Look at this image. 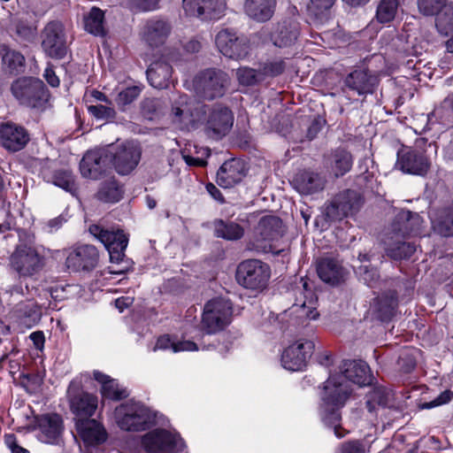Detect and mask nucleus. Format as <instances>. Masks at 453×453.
Returning <instances> with one entry per match:
<instances>
[{
    "instance_id": "nucleus-1",
    "label": "nucleus",
    "mask_w": 453,
    "mask_h": 453,
    "mask_svg": "<svg viewBox=\"0 0 453 453\" xmlns=\"http://www.w3.org/2000/svg\"><path fill=\"white\" fill-rule=\"evenodd\" d=\"M171 117L181 130L202 127L204 134L213 140L226 136L234 121L232 110L226 104H207L187 94H177L173 97Z\"/></svg>"
},
{
    "instance_id": "nucleus-2",
    "label": "nucleus",
    "mask_w": 453,
    "mask_h": 453,
    "mask_svg": "<svg viewBox=\"0 0 453 453\" xmlns=\"http://www.w3.org/2000/svg\"><path fill=\"white\" fill-rule=\"evenodd\" d=\"M352 392L350 384L342 375L330 376L324 384L319 415L324 424L334 429L336 437L342 438L346 431L341 426V409Z\"/></svg>"
},
{
    "instance_id": "nucleus-3",
    "label": "nucleus",
    "mask_w": 453,
    "mask_h": 453,
    "mask_svg": "<svg viewBox=\"0 0 453 453\" xmlns=\"http://www.w3.org/2000/svg\"><path fill=\"white\" fill-rule=\"evenodd\" d=\"M230 83L231 79L226 72L217 68H207L195 76L193 88L199 98L211 101L223 97Z\"/></svg>"
},
{
    "instance_id": "nucleus-4",
    "label": "nucleus",
    "mask_w": 453,
    "mask_h": 453,
    "mask_svg": "<svg viewBox=\"0 0 453 453\" xmlns=\"http://www.w3.org/2000/svg\"><path fill=\"white\" fill-rule=\"evenodd\" d=\"M119 426L126 431H145L155 424L156 415L141 403L127 402L116 410Z\"/></svg>"
},
{
    "instance_id": "nucleus-5",
    "label": "nucleus",
    "mask_w": 453,
    "mask_h": 453,
    "mask_svg": "<svg viewBox=\"0 0 453 453\" xmlns=\"http://www.w3.org/2000/svg\"><path fill=\"white\" fill-rule=\"evenodd\" d=\"M11 90L20 104L29 108H42L49 99L44 83L33 77L17 79L12 82Z\"/></svg>"
},
{
    "instance_id": "nucleus-6",
    "label": "nucleus",
    "mask_w": 453,
    "mask_h": 453,
    "mask_svg": "<svg viewBox=\"0 0 453 453\" xmlns=\"http://www.w3.org/2000/svg\"><path fill=\"white\" fill-rule=\"evenodd\" d=\"M141 443L147 453H174L184 448L182 439L164 428H155L142 436Z\"/></svg>"
},
{
    "instance_id": "nucleus-7",
    "label": "nucleus",
    "mask_w": 453,
    "mask_h": 453,
    "mask_svg": "<svg viewBox=\"0 0 453 453\" xmlns=\"http://www.w3.org/2000/svg\"><path fill=\"white\" fill-rule=\"evenodd\" d=\"M237 282L249 289L264 288L270 278L269 266L257 259L242 261L236 270Z\"/></svg>"
},
{
    "instance_id": "nucleus-8",
    "label": "nucleus",
    "mask_w": 453,
    "mask_h": 453,
    "mask_svg": "<svg viewBox=\"0 0 453 453\" xmlns=\"http://www.w3.org/2000/svg\"><path fill=\"white\" fill-rule=\"evenodd\" d=\"M232 304L228 300L217 298L209 301L202 319L203 329L207 334H215L223 330L231 321Z\"/></svg>"
},
{
    "instance_id": "nucleus-9",
    "label": "nucleus",
    "mask_w": 453,
    "mask_h": 453,
    "mask_svg": "<svg viewBox=\"0 0 453 453\" xmlns=\"http://www.w3.org/2000/svg\"><path fill=\"white\" fill-rule=\"evenodd\" d=\"M11 265L19 276L30 277L42 270L45 258L36 249L20 245L11 256Z\"/></svg>"
},
{
    "instance_id": "nucleus-10",
    "label": "nucleus",
    "mask_w": 453,
    "mask_h": 453,
    "mask_svg": "<svg viewBox=\"0 0 453 453\" xmlns=\"http://www.w3.org/2000/svg\"><path fill=\"white\" fill-rule=\"evenodd\" d=\"M70 410L74 415V420H88L97 408V397L83 391L79 383L72 381L67 389Z\"/></svg>"
},
{
    "instance_id": "nucleus-11",
    "label": "nucleus",
    "mask_w": 453,
    "mask_h": 453,
    "mask_svg": "<svg viewBox=\"0 0 453 453\" xmlns=\"http://www.w3.org/2000/svg\"><path fill=\"white\" fill-rule=\"evenodd\" d=\"M361 204L359 193L346 189L336 195L330 203L326 206L325 217L328 221L341 220L357 212Z\"/></svg>"
},
{
    "instance_id": "nucleus-12",
    "label": "nucleus",
    "mask_w": 453,
    "mask_h": 453,
    "mask_svg": "<svg viewBox=\"0 0 453 453\" xmlns=\"http://www.w3.org/2000/svg\"><path fill=\"white\" fill-rule=\"evenodd\" d=\"M88 230L107 249L111 262L119 263L123 260L128 238L122 230H108L99 225H91Z\"/></svg>"
},
{
    "instance_id": "nucleus-13",
    "label": "nucleus",
    "mask_w": 453,
    "mask_h": 453,
    "mask_svg": "<svg viewBox=\"0 0 453 453\" xmlns=\"http://www.w3.org/2000/svg\"><path fill=\"white\" fill-rule=\"evenodd\" d=\"M111 155V163L116 172L125 175L131 173L138 165L142 150L139 144L134 142H127L116 148L108 150Z\"/></svg>"
},
{
    "instance_id": "nucleus-14",
    "label": "nucleus",
    "mask_w": 453,
    "mask_h": 453,
    "mask_svg": "<svg viewBox=\"0 0 453 453\" xmlns=\"http://www.w3.org/2000/svg\"><path fill=\"white\" fill-rule=\"evenodd\" d=\"M99 261V252L90 244L74 247L65 259L66 266L73 272H90L96 268Z\"/></svg>"
},
{
    "instance_id": "nucleus-15",
    "label": "nucleus",
    "mask_w": 453,
    "mask_h": 453,
    "mask_svg": "<svg viewBox=\"0 0 453 453\" xmlns=\"http://www.w3.org/2000/svg\"><path fill=\"white\" fill-rule=\"evenodd\" d=\"M314 349L311 341H297L284 349L281 363L285 369L300 371L306 366Z\"/></svg>"
},
{
    "instance_id": "nucleus-16",
    "label": "nucleus",
    "mask_w": 453,
    "mask_h": 453,
    "mask_svg": "<svg viewBox=\"0 0 453 453\" xmlns=\"http://www.w3.org/2000/svg\"><path fill=\"white\" fill-rule=\"evenodd\" d=\"M30 141L28 131L12 121L0 123V144L9 152L23 150Z\"/></svg>"
},
{
    "instance_id": "nucleus-17",
    "label": "nucleus",
    "mask_w": 453,
    "mask_h": 453,
    "mask_svg": "<svg viewBox=\"0 0 453 453\" xmlns=\"http://www.w3.org/2000/svg\"><path fill=\"white\" fill-rule=\"evenodd\" d=\"M42 47L50 58H63L67 53V46L59 22H50L42 31Z\"/></svg>"
},
{
    "instance_id": "nucleus-18",
    "label": "nucleus",
    "mask_w": 453,
    "mask_h": 453,
    "mask_svg": "<svg viewBox=\"0 0 453 453\" xmlns=\"http://www.w3.org/2000/svg\"><path fill=\"white\" fill-rule=\"evenodd\" d=\"M215 43L219 50L229 58L242 59L249 53V45L244 38H240L229 29L218 33Z\"/></svg>"
},
{
    "instance_id": "nucleus-19",
    "label": "nucleus",
    "mask_w": 453,
    "mask_h": 453,
    "mask_svg": "<svg viewBox=\"0 0 453 453\" xmlns=\"http://www.w3.org/2000/svg\"><path fill=\"white\" fill-rule=\"evenodd\" d=\"M111 155L108 150L88 151L80 163V171L83 177L99 179L109 168Z\"/></svg>"
},
{
    "instance_id": "nucleus-20",
    "label": "nucleus",
    "mask_w": 453,
    "mask_h": 453,
    "mask_svg": "<svg viewBox=\"0 0 453 453\" xmlns=\"http://www.w3.org/2000/svg\"><path fill=\"white\" fill-rule=\"evenodd\" d=\"M38 438L45 443L58 444L64 430L63 419L56 413L44 414L35 418Z\"/></svg>"
},
{
    "instance_id": "nucleus-21",
    "label": "nucleus",
    "mask_w": 453,
    "mask_h": 453,
    "mask_svg": "<svg viewBox=\"0 0 453 453\" xmlns=\"http://www.w3.org/2000/svg\"><path fill=\"white\" fill-rule=\"evenodd\" d=\"M429 162L423 152L416 150H400L395 167L405 173L424 175L429 169Z\"/></svg>"
},
{
    "instance_id": "nucleus-22",
    "label": "nucleus",
    "mask_w": 453,
    "mask_h": 453,
    "mask_svg": "<svg viewBox=\"0 0 453 453\" xmlns=\"http://www.w3.org/2000/svg\"><path fill=\"white\" fill-rule=\"evenodd\" d=\"M343 83L358 96H365L373 93L378 85V78L366 69H356L344 78Z\"/></svg>"
},
{
    "instance_id": "nucleus-23",
    "label": "nucleus",
    "mask_w": 453,
    "mask_h": 453,
    "mask_svg": "<svg viewBox=\"0 0 453 453\" xmlns=\"http://www.w3.org/2000/svg\"><path fill=\"white\" fill-rule=\"evenodd\" d=\"M317 273L324 282L336 286L344 281L348 272L337 258L325 257L317 261Z\"/></svg>"
},
{
    "instance_id": "nucleus-24",
    "label": "nucleus",
    "mask_w": 453,
    "mask_h": 453,
    "mask_svg": "<svg viewBox=\"0 0 453 453\" xmlns=\"http://www.w3.org/2000/svg\"><path fill=\"white\" fill-rule=\"evenodd\" d=\"M246 175L243 161L232 158L226 161L217 173V183L224 188H229L240 183Z\"/></svg>"
},
{
    "instance_id": "nucleus-25",
    "label": "nucleus",
    "mask_w": 453,
    "mask_h": 453,
    "mask_svg": "<svg viewBox=\"0 0 453 453\" xmlns=\"http://www.w3.org/2000/svg\"><path fill=\"white\" fill-rule=\"evenodd\" d=\"M423 220L417 212L403 211L392 223V231L396 236L418 235L421 233Z\"/></svg>"
},
{
    "instance_id": "nucleus-26",
    "label": "nucleus",
    "mask_w": 453,
    "mask_h": 453,
    "mask_svg": "<svg viewBox=\"0 0 453 453\" xmlns=\"http://www.w3.org/2000/svg\"><path fill=\"white\" fill-rule=\"evenodd\" d=\"M343 380L352 382L360 387L369 385L372 381V374L367 364L364 361L346 360L342 365Z\"/></svg>"
},
{
    "instance_id": "nucleus-27",
    "label": "nucleus",
    "mask_w": 453,
    "mask_h": 453,
    "mask_svg": "<svg viewBox=\"0 0 453 453\" xmlns=\"http://www.w3.org/2000/svg\"><path fill=\"white\" fill-rule=\"evenodd\" d=\"M326 180L319 173L311 171H303L292 180L294 188L302 195H312L324 189Z\"/></svg>"
},
{
    "instance_id": "nucleus-28",
    "label": "nucleus",
    "mask_w": 453,
    "mask_h": 453,
    "mask_svg": "<svg viewBox=\"0 0 453 453\" xmlns=\"http://www.w3.org/2000/svg\"><path fill=\"white\" fill-rule=\"evenodd\" d=\"M75 427L85 444L98 445L107 439L104 427L94 418L76 421Z\"/></svg>"
},
{
    "instance_id": "nucleus-29",
    "label": "nucleus",
    "mask_w": 453,
    "mask_h": 453,
    "mask_svg": "<svg viewBox=\"0 0 453 453\" xmlns=\"http://www.w3.org/2000/svg\"><path fill=\"white\" fill-rule=\"evenodd\" d=\"M299 35L298 25L292 19L279 22L272 32L271 39L276 47H289L295 43Z\"/></svg>"
},
{
    "instance_id": "nucleus-30",
    "label": "nucleus",
    "mask_w": 453,
    "mask_h": 453,
    "mask_svg": "<svg viewBox=\"0 0 453 453\" xmlns=\"http://www.w3.org/2000/svg\"><path fill=\"white\" fill-rule=\"evenodd\" d=\"M171 32V26L162 19L149 20L143 28V38L152 47L163 44Z\"/></svg>"
},
{
    "instance_id": "nucleus-31",
    "label": "nucleus",
    "mask_w": 453,
    "mask_h": 453,
    "mask_svg": "<svg viewBox=\"0 0 453 453\" xmlns=\"http://www.w3.org/2000/svg\"><path fill=\"white\" fill-rule=\"evenodd\" d=\"M171 75L172 66L164 60L154 61L147 70L150 84L158 89L168 87Z\"/></svg>"
},
{
    "instance_id": "nucleus-32",
    "label": "nucleus",
    "mask_w": 453,
    "mask_h": 453,
    "mask_svg": "<svg viewBox=\"0 0 453 453\" xmlns=\"http://www.w3.org/2000/svg\"><path fill=\"white\" fill-rule=\"evenodd\" d=\"M275 4V0H246L244 11L250 18L265 22L273 17Z\"/></svg>"
},
{
    "instance_id": "nucleus-33",
    "label": "nucleus",
    "mask_w": 453,
    "mask_h": 453,
    "mask_svg": "<svg viewBox=\"0 0 453 453\" xmlns=\"http://www.w3.org/2000/svg\"><path fill=\"white\" fill-rule=\"evenodd\" d=\"M93 377L102 384L101 393L104 397L113 401H119L129 395L127 388L121 387L116 380L111 379L108 375L95 371Z\"/></svg>"
},
{
    "instance_id": "nucleus-34",
    "label": "nucleus",
    "mask_w": 453,
    "mask_h": 453,
    "mask_svg": "<svg viewBox=\"0 0 453 453\" xmlns=\"http://www.w3.org/2000/svg\"><path fill=\"white\" fill-rule=\"evenodd\" d=\"M328 165L332 173L336 178L342 177L351 170L353 156L347 150L338 148L332 151Z\"/></svg>"
},
{
    "instance_id": "nucleus-35",
    "label": "nucleus",
    "mask_w": 453,
    "mask_h": 453,
    "mask_svg": "<svg viewBox=\"0 0 453 453\" xmlns=\"http://www.w3.org/2000/svg\"><path fill=\"white\" fill-rule=\"evenodd\" d=\"M284 226L280 219L274 216L264 217L259 220L257 233L263 241L278 240L284 234Z\"/></svg>"
},
{
    "instance_id": "nucleus-36",
    "label": "nucleus",
    "mask_w": 453,
    "mask_h": 453,
    "mask_svg": "<svg viewBox=\"0 0 453 453\" xmlns=\"http://www.w3.org/2000/svg\"><path fill=\"white\" fill-rule=\"evenodd\" d=\"M398 305L397 296L395 292L377 297L372 304L373 312L381 321L390 320L395 313Z\"/></svg>"
},
{
    "instance_id": "nucleus-37",
    "label": "nucleus",
    "mask_w": 453,
    "mask_h": 453,
    "mask_svg": "<svg viewBox=\"0 0 453 453\" xmlns=\"http://www.w3.org/2000/svg\"><path fill=\"white\" fill-rule=\"evenodd\" d=\"M213 230L216 237L227 241L240 240L244 234L243 227L231 220L215 219Z\"/></svg>"
},
{
    "instance_id": "nucleus-38",
    "label": "nucleus",
    "mask_w": 453,
    "mask_h": 453,
    "mask_svg": "<svg viewBox=\"0 0 453 453\" xmlns=\"http://www.w3.org/2000/svg\"><path fill=\"white\" fill-rule=\"evenodd\" d=\"M123 193V188L118 181L114 179H110L101 184L96 196L104 203H117L122 198Z\"/></svg>"
},
{
    "instance_id": "nucleus-39",
    "label": "nucleus",
    "mask_w": 453,
    "mask_h": 453,
    "mask_svg": "<svg viewBox=\"0 0 453 453\" xmlns=\"http://www.w3.org/2000/svg\"><path fill=\"white\" fill-rule=\"evenodd\" d=\"M287 67V64L284 58H269L259 64L258 69L262 81H265L268 79H273L281 75Z\"/></svg>"
},
{
    "instance_id": "nucleus-40",
    "label": "nucleus",
    "mask_w": 453,
    "mask_h": 453,
    "mask_svg": "<svg viewBox=\"0 0 453 453\" xmlns=\"http://www.w3.org/2000/svg\"><path fill=\"white\" fill-rule=\"evenodd\" d=\"M42 174L45 179H48V181H51L54 185L68 192L73 193L76 190L74 176L69 170H58L51 175H48L43 172Z\"/></svg>"
},
{
    "instance_id": "nucleus-41",
    "label": "nucleus",
    "mask_w": 453,
    "mask_h": 453,
    "mask_svg": "<svg viewBox=\"0 0 453 453\" xmlns=\"http://www.w3.org/2000/svg\"><path fill=\"white\" fill-rule=\"evenodd\" d=\"M289 316L293 317V324H304L310 320H314L319 316V311L312 307L303 304H294L288 311Z\"/></svg>"
},
{
    "instance_id": "nucleus-42",
    "label": "nucleus",
    "mask_w": 453,
    "mask_h": 453,
    "mask_svg": "<svg viewBox=\"0 0 453 453\" xmlns=\"http://www.w3.org/2000/svg\"><path fill=\"white\" fill-rule=\"evenodd\" d=\"M435 27L442 35L453 29V2L447 3L436 14Z\"/></svg>"
},
{
    "instance_id": "nucleus-43",
    "label": "nucleus",
    "mask_w": 453,
    "mask_h": 453,
    "mask_svg": "<svg viewBox=\"0 0 453 453\" xmlns=\"http://www.w3.org/2000/svg\"><path fill=\"white\" fill-rule=\"evenodd\" d=\"M225 0H206L201 12L202 20H216L225 15Z\"/></svg>"
},
{
    "instance_id": "nucleus-44",
    "label": "nucleus",
    "mask_w": 453,
    "mask_h": 453,
    "mask_svg": "<svg viewBox=\"0 0 453 453\" xmlns=\"http://www.w3.org/2000/svg\"><path fill=\"white\" fill-rule=\"evenodd\" d=\"M104 12L96 7H93L89 14L85 18V29L95 35H104Z\"/></svg>"
},
{
    "instance_id": "nucleus-45",
    "label": "nucleus",
    "mask_w": 453,
    "mask_h": 453,
    "mask_svg": "<svg viewBox=\"0 0 453 453\" xmlns=\"http://www.w3.org/2000/svg\"><path fill=\"white\" fill-rule=\"evenodd\" d=\"M416 251V246L411 242H395L387 248V254L395 260L410 258Z\"/></svg>"
},
{
    "instance_id": "nucleus-46",
    "label": "nucleus",
    "mask_w": 453,
    "mask_h": 453,
    "mask_svg": "<svg viewBox=\"0 0 453 453\" xmlns=\"http://www.w3.org/2000/svg\"><path fill=\"white\" fill-rule=\"evenodd\" d=\"M172 349L173 352L196 350V344L190 341L172 342L169 336H161L157 339L154 350Z\"/></svg>"
},
{
    "instance_id": "nucleus-47",
    "label": "nucleus",
    "mask_w": 453,
    "mask_h": 453,
    "mask_svg": "<svg viewBox=\"0 0 453 453\" xmlns=\"http://www.w3.org/2000/svg\"><path fill=\"white\" fill-rule=\"evenodd\" d=\"M398 0H380L377 11L376 19L380 23L392 21L398 9Z\"/></svg>"
},
{
    "instance_id": "nucleus-48",
    "label": "nucleus",
    "mask_w": 453,
    "mask_h": 453,
    "mask_svg": "<svg viewBox=\"0 0 453 453\" xmlns=\"http://www.w3.org/2000/svg\"><path fill=\"white\" fill-rule=\"evenodd\" d=\"M0 57L2 58L4 65H5L11 72L22 66L25 62V58L21 53L11 50L4 44H0Z\"/></svg>"
},
{
    "instance_id": "nucleus-49",
    "label": "nucleus",
    "mask_w": 453,
    "mask_h": 453,
    "mask_svg": "<svg viewBox=\"0 0 453 453\" xmlns=\"http://www.w3.org/2000/svg\"><path fill=\"white\" fill-rule=\"evenodd\" d=\"M15 40L27 45L35 38V28L23 20H16L13 24Z\"/></svg>"
},
{
    "instance_id": "nucleus-50",
    "label": "nucleus",
    "mask_w": 453,
    "mask_h": 453,
    "mask_svg": "<svg viewBox=\"0 0 453 453\" xmlns=\"http://www.w3.org/2000/svg\"><path fill=\"white\" fill-rule=\"evenodd\" d=\"M236 77L239 83L242 86H254L263 82L258 68L240 67L236 70Z\"/></svg>"
},
{
    "instance_id": "nucleus-51",
    "label": "nucleus",
    "mask_w": 453,
    "mask_h": 453,
    "mask_svg": "<svg viewBox=\"0 0 453 453\" xmlns=\"http://www.w3.org/2000/svg\"><path fill=\"white\" fill-rule=\"evenodd\" d=\"M163 110L162 102L157 98H145L141 103L142 116L150 120L157 118Z\"/></svg>"
},
{
    "instance_id": "nucleus-52",
    "label": "nucleus",
    "mask_w": 453,
    "mask_h": 453,
    "mask_svg": "<svg viewBox=\"0 0 453 453\" xmlns=\"http://www.w3.org/2000/svg\"><path fill=\"white\" fill-rule=\"evenodd\" d=\"M435 228L443 236H453V206L442 211Z\"/></svg>"
},
{
    "instance_id": "nucleus-53",
    "label": "nucleus",
    "mask_w": 453,
    "mask_h": 453,
    "mask_svg": "<svg viewBox=\"0 0 453 453\" xmlns=\"http://www.w3.org/2000/svg\"><path fill=\"white\" fill-rule=\"evenodd\" d=\"M88 112L97 119L111 120L116 117V111L111 104L88 105Z\"/></svg>"
},
{
    "instance_id": "nucleus-54",
    "label": "nucleus",
    "mask_w": 453,
    "mask_h": 453,
    "mask_svg": "<svg viewBox=\"0 0 453 453\" xmlns=\"http://www.w3.org/2000/svg\"><path fill=\"white\" fill-rule=\"evenodd\" d=\"M447 4V0H418V8L425 16L436 15Z\"/></svg>"
},
{
    "instance_id": "nucleus-55",
    "label": "nucleus",
    "mask_w": 453,
    "mask_h": 453,
    "mask_svg": "<svg viewBox=\"0 0 453 453\" xmlns=\"http://www.w3.org/2000/svg\"><path fill=\"white\" fill-rule=\"evenodd\" d=\"M142 88L138 86L127 87L120 91L117 96V104L124 111V107L133 103L141 94Z\"/></svg>"
},
{
    "instance_id": "nucleus-56",
    "label": "nucleus",
    "mask_w": 453,
    "mask_h": 453,
    "mask_svg": "<svg viewBox=\"0 0 453 453\" xmlns=\"http://www.w3.org/2000/svg\"><path fill=\"white\" fill-rule=\"evenodd\" d=\"M360 279L369 287H373L378 281L380 275L375 268H368L365 265H361L358 268Z\"/></svg>"
},
{
    "instance_id": "nucleus-57",
    "label": "nucleus",
    "mask_w": 453,
    "mask_h": 453,
    "mask_svg": "<svg viewBox=\"0 0 453 453\" xmlns=\"http://www.w3.org/2000/svg\"><path fill=\"white\" fill-rule=\"evenodd\" d=\"M206 0H183L185 13L190 17L201 18L203 5Z\"/></svg>"
},
{
    "instance_id": "nucleus-58",
    "label": "nucleus",
    "mask_w": 453,
    "mask_h": 453,
    "mask_svg": "<svg viewBox=\"0 0 453 453\" xmlns=\"http://www.w3.org/2000/svg\"><path fill=\"white\" fill-rule=\"evenodd\" d=\"M453 392L447 389L441 392L435 399L420 404V409H431L442 404H446L451 401Z\"/></svg>"
},
{
    "instance_id": "nucleus-59",
    "label": "nucleus",
    "mask_w": 453,
    "mask_h": 453,
    "mask_svg": "<svg viewBox=\"0 0 453 453\" xmlns=\"http://www.w3.org/2000/svg\"><path fill=\"white\" fill-rule=\"evenodd\" d=\"M18 311L27 318L38 319L40 316V309L35 302L29 301L27 303H20L18 305Z\"/></svg>"
},
{
    "instance_id": "nucleus-60",
    "label": "nucleus",
    "mask_w": 453,
    "mask_h": 453,
    "mask_svg": "<svg viewBox=\"0 0 453 453\" xmlns=\"http://www.w3.org/2000/svg\"><path fill=\"white\" fill-rule=\"evenodd\" d=\"M366 449L363 441L358 440L348 441L341 445L339 453H365Z\"/></svg>"
},
{
    "instance_id": "nucleus-61",
    "label": "nucleus",
    "mask_w": 453,
    "mask_h": 453,
    "mask_svg": "<svg viewBox=\"0 0 453 453\" xmlns=\"http://www.w3.org/2000/svg\"><path fill=\"white\" fill-rule=\"evenodd\" d=\"M389 393L382 387H377L370 392V397L378 405L385 406L388 401Z\"/></svg>"
},
{
    "instance_id": "nucleus-62",
    "label": "nucleus",
    "mask_w": 453,
    "mask_h": 453,
    "mask_svg": "<svg viewBox=\"0 0 453 453\" xmlns=\"http://www.w3.org/2000/svg\"><path fill=\"white\" fill-rule=\"evenodd\" d=\"M334 2L335 0H310L309 7L316 15H319L329 10Z\"/></svg>"
},
{
    "instance_id": "nucleus-63",
    "label": "nucleus",
    "mask_w": 453,
    "mask_h": 453,
    "mask_svg": "<svg viewBox=\"0 0 453 453\" xmlns=\"http://www.w3.org/2000/svg\"><path fill=\"white\" fill-rule=\"evenodd\" d=\"M4 442L12 453H30L27 449L18 444L17 438L12 434L4 435Z\"/></svg>"
},
{
    "instance_id": "nucleus-64",
    "label": "nucleus",
    "mask_w": 453,
    "mask_h": 453,
    "mask_svg": "<svg viewBox=\"0 0 453 453\" xmlns=\"http://www.w3.org/2000/svg\"><path fill=\"white\" fill-rule=\"evenodd\" d=\"M158 0H135L133 5L141 11H151L157 8Z\"/></svg>"
}]
</instances>
